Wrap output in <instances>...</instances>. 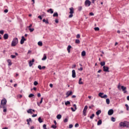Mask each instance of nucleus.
<instances>
[{"label":"nucleus","instance_id":"51","mask_svg":"<svg viewBox=\"0 0 129 129\" xmlns=\"http://www.w3.org/2000/svg\"><path fill=\"white\" fill-rule=\"evenodd\" d=\"M32 120V119L31 118H29V119H27V121H29V122H30V121H31Z\"/></svg>","mask_w":129,"mask_h":129},{"label":"nucleus","instance_id":"21","mask_svg":"<svg viewBox=\"0 0 129 129\" xmlns=\"http://www.w3.org/2000/svg\"><path fill=\"white\" fill-rule=\"evenodd\" d=\"M38 121H39V122H40V123H42V122H43V119H42L41 117H39L38 118Z\"/></svg>","mask_w":129,"mask_h":129},{"label":"nucleus","instance_id":"2","mask_svg":"<svg viewBox=\"0 0 129 129\" xmlns=\"http://www.w3.org/2000/svg\"><path fill=\"white\" fill-rule=\"evenodd\" d=\"M119 126L120 127H129V122L124 121L119 123Z\"/></svg>","mask_w":129,"mask_h":129},{"label":"nucleus","instance_id":"9","mask_svg":"<svg viewBox=\"0 0 129 129\" xmlns=\"http://www.w3.org/2000/svg\"><path fill=\"white\" fill-rule=\"evenodd\" d=\"M34 62H35V59H32V60H30L29 62V65L30 67H32V66L34 64Z\"/></svg>","mask_w":129,"mask_h":129},{"label":"nucleus","instance_id":"61","mask_svg":"<svg viewBox=\"0 0 129 129\" xmlns=\"http://www.w3.org/2000/svg\"><path fill=\"white\" fill-rule=\"evenodd\" d=\"M38 19H40V20H42V16H39L38 17Z\"/></svg>","mask_w":129,"mask_h":129},{"label":"nucleus","instance_id":"36","mask_svg":"<svg viewBox=\"0 0 129 129\" xmlns=\"http://www.w3.org/2000/svg\"><path fill=\"white\" fill-rule=\"evenodd\" d=\"M51 127L52 128H56V127H57V126H56V125H54V124H52V125H51Z\"/></svg>","mask_w":129,"mask_h":129},{"label":"nucleus","instance_id":"12","mask_svg":"<svg viewBox=\"0 0 129 129\" xmlns=\"http://www.w3.org/2000/svg\"><path fill=\"white\" fill-rule=\"evenodd\" d=\"M121 89H122V91H123L124 93H126V87L122 86H121Z\"/></svg>","mask_w":129,"mask_h":129},{"label":"nucleus","instance_id":"5","mask_svg":"<svg viewBox=\"0 0 129 129\" xmlns=\"http://www.w3.org/2000/svg\"><path fill=\"white\" fill-rule=\"evenodd\" d=\"M88 108V107L87 106V105H86L84 107V108L83 109V114L84 116H86V111H87V109Z\"/></svg>","mask_w":129,"mask_h":129},{"label":"nucleus","instance_id":"29","mask_svg":"<svg viewBox=\"0 0 129 129\" xmlns=\"http://www.w3.org/2000/svg\"><path fill=\"white\" fill-rule=\"evenodd\" d=\"M106 102L107 104H109L110 101L109 100V99H106Z\"/></svg>","mask_w":129,"mask_h":129},{"label":"nucleus","instance_id":"4","mask_svg":"<svg viewBox=\"0 0 129 129\" xmlns=\"http://www.w3.org/2000/svg\"><path fill=\"white\" fill-rule=\"evenodd\" d=\"M69 10L70 11L69 12L70 15L69 16V18H71L73 17V14H74V8L72 7L70 8Z\"/></svg>","mask_w":129,"mask_h":129},{"label":"nucleus","instance_id":"18","mask_svg":"<svg viewBox=\"0 0 129 129\" xmlns=\"http://www.w3.org/2000/svg\"><path fill=\"white\" fill-rule=\"evenodd\" d=\"M7 62H8V65L9 66H12V60H11V59H8L7 60Z\"/></svg>","mask_w":129,"mask_h":129},{"label":"nucleus","instance_id":"13","mask_svg":"<svg viewBox=\"0 0 129 129\" xmlns=\"http://www.w3.org/2000/svg\"><path fill=\"white\" fill-rule=\"evenodd\" d=\"M108 114V115H112V114H113V110L112 109L109 110Z\"/></svg>","mask_w":129,"mask_h":129},{"label":"nucleus","instance_id":"34","mask_svg":"<svg viewBox=\"0 0 129 129\" xmlns=\"http://www.w3.org/2000/svg\"><path fill=\"white\" fill-rule=\"evenodd\" d=\"M111 121H113V122H114V121H115V118L112 117L111 118Z\"/></svg>","mask_w":129,"mask_h":129},{"label":"nucleus","instance_id":"48","mask_svg":"<svg viewBox=\"0 0 129 129\" xmlns=\"http://www.w3.org/2000/svg\"><path fill=\"white\" fill-rule=\"evenodd\" d=\"M73 127V125L72 124L69 125V128H72Z\"/></svg>","mask_w":129,"mask_h":129},{"label":"nucleus","instance_id":"64","mask_svg":"<svg viewBox=\"0 0 129 129\" xmlns=\"http://www.w3.org/2000/svg\"><path fill=\"white\" fill-rule=\"evenodd\" d=\"M2 129H9V128H8L7 127H3Z\"/></svg>","mask_w":129,"mask_h":129},{"label":"nucleus","instance_id":"57","mask_svg":"<svg viewBox=\"0 0 129 129\" xmlns=\"http://www.w3.org/2000/svg\"><path fill=\"white\" fill-rule=\"evenodd\" d=\"M117 88L119 90H120V85H119L118 86H117Z\"/></svg>","mask_w":129,"mask_h":129},{"label":"nucleus","instance_id":"53","mask_svg":"<svg viewBox=\"0 0 129 129\" xmlns=\"http://www.w3.org/2000/svg\"><path fill=\"white\" fill-rule=\"evenodd\" d=\"M73 106H74V107H75V109H77V106H76V104H74V105H73Z\"/></svg>","mask_w":129,"mask_h":129},{"label":"nucleus","instance_id":"38","mask_svg":"<svg viewBox=\"0 0 129 129\" xmlns=\"http://www.w3.org/2000/svg\"><path fill=\"white\" fill-rule=\"evenodd\" d=\"M94 114H92L91 116H90L91 119H93V117H94Z\"/></svg>","mask_w":129,"mask_h":129},{"label":"nucleus","instance_id":"23","mask_svg":"<svg viewBox=\"0 0 129 129\" xmlns=\"http://www.w3.org/2000/svg\"><path fill=\"white\" fill-rule=\"evenodd\" d=\"M81 55H82V56H83V57H84V56H85V55H86V52H85V51H83L82 52Z\"/></svg>","mask_w":129,"mask_h":129},{"label":"nucleus","instance_id":"37","mask_svg":"<svg viewBox=\"0 0 129 129\" xmlns=\"http://www.w3.org/2000/svg\"><path fill=\"white\" fill-rule=\"evenodd\" d=\"M34 95L33 94H30V95H29L28 97H29V98H31V97H33V96H34Z\"/></svg>","mask_w":129,"mask_h":129},{"label":"nucleus","instance_id":"19","mask_svg":"<svg viewBox=\"0 0 129 129\" xmlns=\"http://www.w3.org/2000/svg\"><path fill=\"white\" fill-rule=\"evenodd\" d=\"M71 48H72V46H71V45H69L68 46L67 50H68V53H70V49H71Z\"/></svg>","mask_w":129,"mask_h":129},{"label":"nucleus","instance_id":"7","mask_svg":"<svg viewBox=\"0 0 129 129\" xmlns=\"http://www.w3.org/2000/svg\"><path fill=\"white\" fill-rule=\"evenodd\" d=\"M99 96L100 97H101V98H107V95H104L103 93H99L98 94Z\"/></svg>","mask_w":129,"mask_h":129},{"label":"nucleus","instance_id":"49","mask_svg":"<svg viewBox=\"0 0 129 129\" xmlns=\"http://www.w3.org/2000/svg\"><path fill=\"white\" fill-rule=\"evenodd\" d=\"M75 126L76 127H78L79 126V124L78 123H76V124L75 125Z\"/></svg>","mask_w":129,"mask_h":129},{"label":"nucleus","instance_id":"50","mask_svg":"<svg viewBox=\"0 0 129 129\" xmlns=\"http://www.w3.org/2000/svg\"><path fill=\"white\" fill-rule=\"evenodd\" d=\"M63 121L64 122H67L68 121V118H66L64 119Z\"/></svg>","mask_w":129,"mask_h":129},{"label":"nucleus","instance_id":"8","mask_svg":"<svg viewBox=\"0 0 129 129\" xmlns=\"http://www.w3.org/2000/svg\"><path fill=\"white\" fill-rule=\"evenodd\" d=\"M103 71L104 72H109V68H108V67H106V66H104L103 67Z\"/></svg>","mask_w":129,"mask_h":129},{"label":"nucleus","instance_id":"42","mask_svg":"<svg viewBox=\"0 0 129 129\" xmlns=\"http://www.w3.org/2000/svg\"><path fill=\"white\" fill-rule=\"evenodd\" d=\"M11 57L12 59H15V58H16V55H11Z\"/></svg>","mask_w":129,"mask_h":129},{"label":"nucleus","instance_id":"47","mask_svg":"<svg viewBox=\"0 0 129 129\" xmlns=\"http://www.w3.org/2000/svg\"><path fill=\"white\" fill-rule=\"evenodd\" d=\"M125 106L126 107V110H128V109H129L128 105L126 104L125 105Z\"/></svg>","mask_w":129,"mask_h":129},{"label":"nucleus","instance_id":"52","mask_svg":"<svg viewBox=\"0 0 129 129\" xmlns=\"http://www.w3.org/2000/svg\"><path fill=\"white\" fill-rule=\"evenodd\" d=\"M76 37L77 39H79L80 38V34H77Z\"/></svg>","mask_w":129,"mask_h":129},{"label":"nucleus","instance_id":"56","mask_svg":"<svg viewBox=\"0 0 129 129\" xmlns=\"http://www.w3.org/2000/svg\"><path fill=\"white\" fill-rule=\"evenodd\" d=\"M42 102H43V98H41V100H40L39 103H40L41 104Z\"/></svg>","mask_w":129,"mask_h":129},{"label":"nucleus","instance_id":"63","mask_svg":"<svg viewBox=\"0 0 129 129\" xmlns=\"http://www.w3.org/2000/svg\"><path fill=\"white\" fill-rule=\"evenodd\" d=\"M8 12H9V10H8V9H6L4 11V13H8Z\"/></svg>","mask_w":129,"mask_h":129},{"label":"nucleus","instance_id":"59","mask_svg":"<svg viewBox=\"0 0 129 129\" xmlns=\"http://www.w3.org/2000/svg\"><path fill=\"white\" fill-rule=\"evenodd\" d=\"M32 117H36V116H37V114H33L32 115Z\"/></svg>","mask_w":129,"mask_h":129},{"label":"nucleus","instance_id":"30","mask_svg":"<svg viewBox=\"0 0 129 129\" xmlns=\"http://www.w3.org/2000/svg\"><path fill=\"white\" fill-rule=\"evenodd\" d=\"M75 43L76 44H80V40H79V39H76Z\"/></svg>","mask_w":129,"mask_h":129},{"label":"nucleus","instance_id":"54","mask_svg":"<svg viewBox=\"0 0 129 129\" xmlns=\"http://www.w3.org/2000/svg\"><path fill=\"white\" fill-rule=\"evenodd\" d=\"M38 97H41V94L40 93L37 94Z\"/></svg>","mask_w":129,"mask_h":129},{"label":"nucleus","instance_id":"26","mask_svg":"<svg viewBox=\"0 0 129 129\" xmlns=\"http://www.w3.org/2000/svg\"><path fill=\"white\" fill-rule=\"evenodd\" d=\"M96 114L97 115H99V114H100V113H101V110H98L97 112H96Z\"/></svg>","mask_w":129,"mask_h":129},{"label":"nucleus","instance_id":"55","mask_svg":"<svg viewBox=\"0 0 129 129\" xmlns=\"http://www.w3.org/2000/svg\"><path fill=\"white\" fill-rule=\"evenodd\" d=\"M55 22L56 24H58V23H59V21L58 20V19H55Z\"/></svg>","mask_w":129,"mask_h":129},{"label":"nucleus","instance_id":"41","mask_svg":"<svg viewBox=\"0 0 129 129\" xmlns=\"http://www.w3.org/2000/svg\"><path fill=\"white\" fill-rule=\"evenodd\" d=\"M95 31H99V28L98 27H95L94 28Z\"/></svg>","mask_w":129,"mask_h":129},{"label":"nucleus","instance_id":"35","mask_svg":"<svg viewBox=\"0 0 129 129\" xmlns=\"http://www.w3.org/2000/svg\"><path fill=\"white\" fill-rule=\"evenodd\" d=\"M69 104H70V101H68L65 102V105H68Z\"/></svg>","mask_w":129,"mask_h":129},{"label":"nucleus","instance_id":"10","mask_svg":"<svg viewBox=\"0 0 129 129\" xmlns=\"http://www.w3.org/2000/svg\"><path fill=\"white\" fill-rule=\"evenodd\" d=\"M25 41H26L25 37L22 36L21 41H20V43L21 44V45H23V44H24V43L25 42Z\"/></svg>","mask_w":129,"mask_h":129},{"label":"nucleus","instance_id":"22","mask_svg":"<svg viewBox=\"0 0 129 129\" xmlns=\"http://www.w3.org/2000/svg\"><path fill=\"white\" fill-rule=\"evenodd\" d=\"M47 59V55L46 54H44L43 57L42 58V60H45Z\"/></svg>","mask_w":129,"mask_h":129},{"label":"nucleus","instance_id":"15","mask_svg":"<svg viewBox=\"0 0 129 129\" xmlns=\"http://www.w3.org/2000/svg\"><path fill=\"white\" fill-rule=\"evenodd\" d=\"M4 38L5 39V40L8 39L9 38V34H4Z\"/></svg>","mask_w":129,"mask_h":129},{"label":"nucleus","instance_id":"14","mask_svg":"<svg viewBox=\"0 0 129 129\" xmlns=\"http://www.w3.org/2000/svg\"><path fill=\"white\" fill-rule=\"evenodd\" d=\"M72 77L73 78H75L76 77V73L75 72V70H73L72 71Z\"/></svg>","mask_w":129,"mask_h":129},{"label":"nucleus","instance_id":"28","mask_svg":"<svg viewBox=\"0 0 129 129\" xmlns=\"http://www.w3.org/2000/svg\"><path fill=\"white\" fill-rule=\"evenodd\" d=\"M42 21L43 22V23H45V24H49V22L48 21V20H46V19H43Z\"/></svg>","mask_w":129,"mask_h":129},{"label":"nucleus","instance_id":"3","mask_svg":"<svg viewBox=\"0 0 129 129\" xmlns=\"http://www.w3.org/2000/svg\"><path fill=\"white\" fill-rule=\"evenodd\" d=\"M18 43H19V40L18 39V38H15L12 41L11 46L12 47H15V46H17Z\"/></svg>","mask_w":129,"mask_h":129},{"label":"nucleus","instance_id":"6","mask_svg":"<svg viewBox=\"0 0 129 129\" xmlns=\"http://www.w3.org/2000/svg\"><path fill=\"white\" fill-rule=\"evenodd\" d=\"M90 5H91V2L89 0H86L85 2V6L86 7H90Z\"/></svg>","mask_w":129,"mask_h":129},{"label":"nucleus","instance_id":"32","mask_svg":"<svg viewBox=\"0 0 129 129\" xmlns=\"http://www.w3.org/2000/svg\"><path fill=\"white\" fill-rule=\"evenodd\" d=\"M100 65H101V66H104V65H105V62H104V61L101 62H100Z\"/></svg>","mask_w":129,"mask_h":129},{"label":"nucleus","instance_id":"27","mask_svg":"<svg viewBox=\"0 0 129 129\" xmlns=\"http://www.w3.org/2000/svg\"><path fill=\"white\" fill-rule=\"evenodd\" d=\"M38 46H43V42H42L41 41H39L38 42Z\"/></svg>","mask_w":129,"mask_h":129},{"label":"nucleus","instance_id":"44","mask_svg":"<svg viewBox=\"0 0 129 129\" xmlns=\"http://www.w3.org/2000/svg\"><path fill=\"white\" fill-rule=\"evenodd\" d=\"M38 68L39 70H42V67L41 66V65H39L38 66Z\"/></svg>","mask_w":129,"mask_h":129},{"label":"nucleus","instance_id":"17","mask_svg":"<svg viewBox=\"0 0 129 129\" xmlns=\"http://www.w3.org/2000/svg\"><path fill=\"white\" fill-rule=\"evenodd\" d=\"M47 13H50V14H53V13H54V11L52 9H49L47 11Z\"/></svg>","mask_w":129,"mask_h":129},{"label":"nucleus","instance_id":"1","mask_svg":"<svg viewBox=\"0 0 129 129\" xmlns=\"http://www.w3.org/2000/svg\"><path fill=\"white\" fill-rule=\"evenodd\" d=\"M0 108H3L4 112H7V99L6 98H4L1 100Z\"/></svg>","mask_w":129,"mask_h":129},{"label":"nucleus","instance_id":"25","mask_svg":"<svg viewBox=\"0 0 129 129\" xmlns=\"http://www.w3.org/2000/svg\"><path fill=\"white\" fill-rule=\"evenodd\" d=\"M82 79L80 78L79 80V84H83V82H82Z\"/></svg>","mask_w":129,"mask_h":129},{"label":"nucleus","instance_id":"20","mask_svg":"<svg viewBox=\"0 0 129 129\" xmlns=\"http://www.w3.org/2000/svg\"><path fill=\"white\" fill-rule=\"evenodd\" d=\"M62 117V115H61V114H58L57 116H56V118L57 119H61V118Z\"/></svg>","mask_w":129,"mask_h":129},{"label":"nucleus","instance_id":"39","mask_svg":"<svg viewBox=\"0 0 129 129\" xmlns=\"http://www.w3.org/2000/svg\"><path fill=\"white\" fill-rule=\"evenodd\" d=\"M78 11L80 12V11H82V7L80 6L78 7Z\"/></svg>","mask_w":129,"mask_h":129},{"label":"nucleus","instance_id":"43","mask_svg":"<svg viewBox=\"0 0 129 129\" xmlns=\"http://www.w3.org/2000/svg\"><path fill=\"white\" fill-rule=\"evenodd\" d=\"M34 85H35V86H37V85H38V82L35 81V82H34Z\"/></svg>","mask_w":129,"mask_h":129},{"label":"nucleus","instance_id":"24","mask_svg":"<svg viewBox=\"0 0 129 129\" xmlns=\"http://www.w3.org/2000/svg\"><path fill=\"white\" fill-rule=\"evenodd\" d=\"M101 123H102V121H101V120H99L97 122V125H100Z\"/></svg>","mask_w":129,"mask_h":129},{"label":"nucleus","instance_id":"33","mask_svg":"<svg viewBox=\"0 0 129 129\" xmlns=\"http://www.w3.org/2000/svg\"><path fill=\"white\" fill-rule=\"evenodd\" d=\"M53 17H58V13H54L53 15Z\"/></svg>","mask_w":129,"mask_h":129},{"label":"nucleus","instance_id":"11","mask_svg":"<svg viewBox=\"0 0 129 129\" xmlns=\"http://www.w3.org/2000/svg\"><path fill=\"white\" fill-rule=\"evenodd\" d=\"M73 94V93L72 92V91H68L66 93L67 97H69V96H70V95H72Z\"/></svg>","mask_w":129,"mask_h":129},{"label":"nucleus","instance_id":"31","mask_svg":"<svg viewBox=\"0 0 129 129\" xmlns=\"http://www.w3.org/2000/svg\"><path fill=\"white\" fill-rule=\"evenodd\" d=\"M29 30L30 31V33H32V32H34L35 29L34 28H29Z\"/></svg>","mask_w":129,"mask_h":129},{"label":"nucleus","instance_id":"62","mask_svg":"<svg viewBox=\"0 0 129 129\" xmlns=\"http://www.w3.org/2000/svg\"><path fill=\"white\" fill-rule=\"evenodd\" d=\"M31 53H32V51L29 50V51H28L27 54H31Z\"/></svg>","mask_w":129,"mask_h":129},{"label":"nucleus","instance_id":"45","mask_svg":"<svg viewBox=\"0 0 129 129\" xmlns=\"http://www.w3.org/2000/svg\"><path fill=\"white\" fill-rule=\"evenodd\" d=\"M71 110H72V111L74 112L76 111L77 109H75L74 108H73V107H71Z\"/></svg>","mask_w":129,"mask_h":129},{"label":"nucleus","instance_id":"46","mask_svg":"<svg viewBox=\"0 0 129 129\" xmlns=\"http://www.w3.org/2000/svg\"><path fill=\"white\" fill-rule=\"evenodd\" d=\"M4 30L0 31V34H1V35H4Z\"/></svg>","mask_w":129,"mask_h":129},{"label":"nucleus","instance_id":"60","mask_svg":"<svg viewBox=\"0 0 129 129\" xmlns=\"http://www.w3.org/2000/svg\"><path fill=\"white\" fill-rule=\"evenodd\" d=\"M78 70H79V71H82V70H83V68H80V69H78Z\"/></svg>","mask_w":129,"mask_h":129},{"label":"nucleus","instance_id":"16","mask_svg":"<svg viewBox=\"0 0 129 129\" xmlns=\"http://www.w3.org/2000/svg\"><path fill=\"white\" fill-rule=\"evenodd\" d=\"M32 111V109H29L28 110H27V112L28 113H30V114H33V112Z\"/></svg>","mask_w":129,"mask_h":129},{"label":"nucleus","instance_id":"58","mask_svg":"<svg viewBox=\"0 0 129 129\" xmlns=\"http://www.w3.org/2000/svg\"><path fill=\"white\" fill-rule=\"evenodd\" d=\"M90 16H94V14H93L92 12H91L90 13Z\"/></svg>","mask_w":129,"mask_h":129},{"label":"nucleus","instance_id":"40","mask_svg":"<svg viewBox=\"0 0 129 129\" xmlns=\"http://www.w3.org/2000/svg\"><path fill=\"white\" fill-rule=\"evenodd\" d=\"M46 126H47V125H46L45 124H43V129H47Z\"/></svg>","mask_w":129,"mask_h":129}]
</instances>
